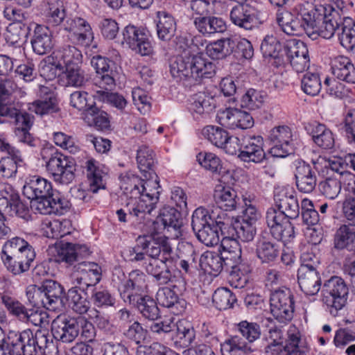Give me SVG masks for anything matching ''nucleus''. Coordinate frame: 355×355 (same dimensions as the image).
Returning <instances> with one entry per match:
<instances>
[{
  "label": "nucleus",
  "instance_id": "obj_22",
  "mask_svg": "<svg viewBox=\"0 0 355 355\" xmlns=\"http://www.w3.org/2000/svg\"><path fill=\"white\" fill-rule=\"evenodd\" d=\"M218 122L230 129H248L254 125L252 116L247 112L237 108L220 110L217 113Z\"/></svg>",
  "mask_w": 355,
  "mask_h": 355
},
{
  "label": "nucleus",
  "instance_id": "obj_15",
  "mask_svg": "<svg viewBox=\"0 0 355 355\" xmlns=\"http://www.w3.org/2000/svg\"><path fill=\"white\" fill-rule=\"evenodd\" d=\"M73 281L85 292L94 287L102 278V268L95 262L81 261L74 265Z\"/></svg>",
  "mask_w": 355,
  "mask_h": 355
},
{
  "label": "nucleus",
  "instance_id": "obj_16",
  "mask_svg": "<svg viewBox=\"0 0 355 355\" xmlns=\"http://www.w3.org/2000/svg\"><path fill=\"white\" fill-rule=\"evenodd\" d=\"M53 338L63 343H71L78 337V316L60 315L51 322Z\"/></svg>",
  "mask_w": 355,
  "mask_h": 355
},
{
  "label": "nucleus",
  "instance_id": "obj_10",
  "mask_svg": "<svg viewBox=\"0 0 355 355\" xmlns=\"http://www.w3.org/2000/svg\"><path fill=\"white\" fill-rule=\"evenodd\" d=\"M266 223L272 236L277 241L287 243L294 239L295 230L291 220L278 209L271 207L268 209Z\"/></svg>",
  "mask_w": 355,
  "mask_h": 355
},
{
  "label": "nucleus",
  "instance_id": "obj_54",
  "mask_svg": "<svg viewBox=\"0 0 355 355\" xmlns=\"http://www.w3.org/2000/svg\"><path fill=\"white\" fill-rule=\"evenodd\" d=\"M175 327H176V331L175 335L172 336L175 347L178 349H185L190 347L196 339V331L193 327L190 325L184 326L182 324L177 326L175 324Z\"/></svg>",
  "mask_w": 355,
  "mask_h": 355
},
{
  "label": "nucleus",
  "instance_id": "obj_55",
  "mask_svg": "<svg viewBox=\"0 0 355 355\" xmlns=\"http://www.w3.org/2000/svg\"><path fill=\"white\" fill-rule=\"evenodd\" d=\"M61 80L65 86L81 87L86 79L84 71L81 69L80 64H75L65 67V71L62 73Z\"/></svg>",
  "mask_w": 355,
  "mask_h": 355
},
{
  "label": "nucleus",
  "instance_id": "obj_17",
  "mask_svg": "<svg viewBox=\"0 0 355 355\" xmlns=\"http://www.w3.org/2000/svg\"><path fill=\"white\" fill-rule=\"evenodd\" d=\"M268 139L273 144L270 150L272 156L285 157L293 153V134L289 127H275L270 131Z\"/></svg>",
  "mask_w": 355,
  "mask_h": 355
},
{
  "label": "nucleus",
  "instance_id": "obj_37",
  "mask_svg": "<svg viewBox=\"0 0 355 355\" xmlns=\"http://www.w3.org/2000/svg\"><path fill=\"white\" fill-rule=\"evenodd\" d=\"M33 50L38 55L49 53L54 46L51 31L47 26L37 24L31 38Z\"/></svg>",
  "mask_w": 355,
  "mask_h": 355
},
{
  "label": "nucleus",
  "instance_id": "obj_11",
  "mask_svg": "<svg viewBox=\"0 0 355 355\" xmlns=\"http://www.w3.org/2000/svg\"><path fill=\"white\" fill-rule=\"evenodd\" d=\"M48 172L53 176L55 182L68 184L74 178L75 164L73 159L55 152L51 155L46 162Z\"/></svg>",
  "mask_w": 355,
  "mask_h": 355
},
{
  "label": "nucleus",
  "instance_id": "obj_23",
  "mask_svg": "<svg viewBox=\"0 0 355 355\" xmlns=\"http://www.w3.org/2000/svg\"><path fill=\"white\" fill-rule=\"evenodd\" d=\"M146 275L139 270H133L128 274V279L124 281L119 288L120 296L124 302H130L142 294L147 288Z\"/></svg>",
  "mask_w": 355,
  "mask_h": 355
},
{
  "label": "nucleus",
  "instance_id": "obj_52",
  "mask_svg": "<svg viewBox=\"0 0 355 355\" xmlns=\"http://www.w3.org/2000/svg\"><path fill=\"white\" fill-rule=\"evenodd\" d=\"M200 266L205 272L217 276L223 270L225 262L220 254L207 251L200 257Z\"/></svg>",
  "mask_w": 355,
  "mask_h": 355
},
{
  "label": "nucleus",
  "instance_id": "obj_8",
  "mask_svg": "<svg viewBox=\"0 0 355 355\" xmlns=\"http://www.w3.org/2000/svg\"><path fill=\"white\" fill-rule=\"evenodd\" d=\"M293 295L286 287H281L270 293V312L279 322L286 323L292 320L294 313Z\"/></svg>",
  "mask_w": 355,
  "mask_h": 355
},
{
  "label": "nucleus",
  "instance_id": "obj_4",
  "mask_svg": "<svg viewBox=\"0 0 355 355\" xmlns=\"http://www.w3.org/2000/svg\"><path fill=\"white\" fill-rule=\"evenodd\" d=\"M35 257L33 245L19 236L6 241L2 247L1 259L8 270L15 275L27 272Z\"/></svg>",
  "mask_w": 355,
  "mask_h": 355
},
{
  "label": "nucleus",
  "instance_id": "obj_33",
  "mask_svg": "<svg viewBox=\"0 0 355 355\" xmlns=\"http://www.w3.org/2000/svg\"><path fill=\"white\" fill-rule=\"evenodd\" d=\"M159 216L164 229L171 232L172 239H177L182 236L183 218L180 211L165 206L160 210Z\"/></svg>",
  "mask_w": 355,
  "mask_h": 355
},
{
  "label": "nucleus",
  "instance_id": "obj_46",
  "mask_svg": "<svg viewBox=\"0 0 355 355\" xmlns=\"http://www.w3.org/2000/svg\"><path fill=\"white\" fill-rule=\"evenodd\" d=\"M193 24L197 30L203 35L223 33L226 30L224 20L214 16H199L194 19Z\"/></svg>",
  "mask_w": 355,
  "mask_h": 355
},
{
  "label": "nucleus",
  "instance_id": "obj_31",
  "mask_svg": "<svg viewBox=\"0 0 355 355\" xmlns=\"http://www.w3.org/2000/svg\"><path fill=\"white\" fill-rule=\"evenodd\" d=\"M40 98L28 105V110L39 116L51 114L59 110L57 98L53 92L46 87H41Z\"/></svg>",
  "mask_w": 355,
  "mask_h": 355
},
{
  "label": "nucleus",
  "instance_id": "obj_62",
  "mask_svg": "<svg viewBox=\"0 0 355 355\" xmlns=\"http://www.w3.org/2000/svg\"><path fill=\"white\" fill-rule=\"evenodd\" d=\"M137 162L143 175L149 174L150 171H155V154L148 147L141 146L137 150Z\"/></svg>",
  "mask_w": 355,
  "mask_h": 355
},
{
  "label": "nucleus",
  "instance_id": "obj_63",
  "mask_svg": "<svg viewBox=\"0 0 355 355\" xmlns=\"http://www.w3.org/2000/svg\"><path fill=\"white\" fill-rule=\"evenodd\" d=\"M202 134L208 141L218 148H223L229 139V134L225 130L215 125L205 127Z\"/></svg>",
  "mask_w": 355,
  "mask_h": 355
},
{
  "label": "nucleus",
  "instance_id": "obj_27",
  "mask_svg": "<svg viewBox=\"0 0 355 355\" xmlns=\"http://www.w3.org/2000/svg\"><path fill=\"white\" fill-rule=\"evenodd\" d=\"M261 51L264 58H268L269 62L276 67L286 63V44H282L275 37L267 35L263 40Z\"/></svg>",
  "mask_w": 355,
  "mask_h": 355
},
{
  "label": "nucleus",
  "instance_id": "obj_29",
  "mask_svg": "<svg viewBox=\"0 0 355 355\" xmlns=\"http://www.w3.org/2000/svg\"><path fill=\"white\" fill-rule=\"evenodd\" d=\"M263 146V140L261 136L244 137L242 139L241 151L238 156L243 162L259 163L266 157Z\"/></svg>",
  "mask_w": 355,
  "mask_h": 355
},
{
  "label": "nucleus",
  "instance_id": "obj_35",
  "mask_svg": "<svg viewBox=\"0 0 355 355\" xmlns=\"http://www.w3.org/2000/svg\"><path fill=\"white\" fill-rule=\"evenodd\" d=\"M295 178L297 189L304 193L312 192L317 184V177L311 166L303 161L296 164Z\"/></svg>",
  "mask_w": 355,
  "mask_h": 355
},
{
  "label": "nucleus",
  "instance_id": "obj_1",
  "mask_svg": "<svg viewBox=\"0 0 355 355\" xmlns=\"http://www.w3.org/2000/svg\"><path fill=\"white\" fill-rule=\"evenodd\" d=\"M17 89V84L9 76L0 78V116L8 117L16 125L15 134L18 141L31 146H35L34 139L29 133L33 123V116L22 112L11 105L6 100Z\"/></svg>",
  "mask_w": 355,
  "mask_h": 355
},
{
  "label": "nucleus",
  "instance_id": "obj_48",
  "mask_svg": "<svg viewBox=\"0 0 355 355\" xmlns=\"http://www.w3.org/2000/svg\"><path fill=\"white\" fill-rule=\"evenodd\" d=\"M341 24V18L338 13L333 10L329 15H324L321 22L318 25L314 31L315 39L318 36H321L325 39L331 38L338 31V28Z\"/></svg>",
  "mask_w": 355,
  "mask_h": 355
},
{
  "label": "nucleus",
  "instance_id": "obj_12",
  "mask_svg": "<svg viewBox=\"0 0 355 355\" xmlns=\"http://www.w3.org/2000/svg\"><path fill=\"white\" fill-rule=\"evenodd\" d=\"M35 338V334L29 329L21 332L10 331L6 336L0 329V355H22L23 349Z\"/></svg>",
  "mask_w": 355,
  "mask_h": 355
},
{
  "label": "nucleus",
  "instance_id": "obj_58",
  "mask_svg": "<svg viewBox=\"0 0 355 355\" xmlns=\"http://www.w3.org/2000/svg\"><path fill=\"white\" fill-rule=\"evenodd\" d=\"M342 182L347 183L342 178L334 173L333 176L327 178L319 184L321 193L329 199L336 198L341 191Z\"/></svg>",
  "mask_w": 355,
  "mask_h": 355
},
{
  "label": "nucleus",
  "instance_id": "obj_40",
  "mask_svg": "<svg viewBox=\"0 0 355 355\" xmlns=\"http://www.w3.org/2000/svg\"><path fill=\"white\" fill-rule=\"evenodd\" d=\"M331 71L335 78L349 83H355V67L349 58L338 55L331 61Z\"/></svg>",
  "mask_w": 355,
  "mask_h": 355
},
{
  "label": "nucleus",
  "instance_id": "obj_38",
  "mask_svg": "<svg viewBox=\"0 0 355 355\" xmlns=\"http://www.w3.org/2000/svg\"><path fill=\"white\" fill-rule=\"evenodd\" d=\"M84 167L87 172L89 191L94 193L100 189H104L103 177L107 173V168L93 158L87 159Z\"/></svg>",
  "mask_w": 355,
  "mask_h": 355
},
{
  "label": "nucleus",
  "instance_id": "obj_44",
  "mask_svg": "<svg viewBox=\"0 0 355 355\" xmlns=\"http://www.w3.org/2000/svg\"><path fill=\"white\" fill-rule=\"evenodd\" d=\"M310 135L315 144L324 149H331L335 139L331 130L325 125L314 122L309 125Z\"/></svg>",
  "mask_w": 355,
  "mask_h": 355
},
{
  "label": "nucleus",
  "instance_id": "obj_14",
  "mask_svg": "<svg viewBox=\"0 0 355 355\" xmlns=\"http://www.w3.org/2000/svg\"><path fill=\"white\" fill-rule=\"evenodd\" d=\"M91 64L96 72L94 85L101 89L112 90L117 74L115 63L107 58L95 55L91 60Z\"/></svg>",
  "mask_w": 355,
  "mask_h": 355
},
{
  "label": "nucleus",
  "instance_id": "obj_6",
  "mask_svg": "<svg viewBox=\"0 0 355 355\" xmlns=\"http://www.w3.org/2000/svg\"><path fill=\"white\" fill-rule=\"evenodd\" d=\"M129 304L136 307L139 313L146 320L152 321L148 326L151 333L162 336L171 333L175 328L173 319L162 318L157 300L147 295L132 298Z\"/></svg>",
  "mask_w": 355,
  "mask_h": 355
},
{
  "label": "nucleus",
  "instance_id": "obj_21",
  "mask_svg": "<svg viewBox=\"0 0 355 355\" xmlns=\"http://www.w3.org/2000/svg\"><path fill=\"white\" fill-rule=\"evenodd\" d=\"M63 29L71 33V40L76 44L88 46L94 40L90 24L82 17H67L63 22Z\"/></svg>",
  "mask_w": 355,
  "mask_h": 355
},
{
  "label": "nucleus",
  "instance_id": "obj_30",
  "mask_svg": "<svg viewBox=\"0 0 355 355\" xmlns=\"http://www.w3.org/2000/svg\"><path fill=\"white\" fill-rule=\"evenodd\" d=\"M89 254V249L86 245L66 243L56 248L53 260L57 263H64L67 266H71L75 261H78L80 258L86 257Z\"/></svg>",
  "mask_w": 355,
  "mask_h": 355
},
{
  "label": "nucleus",
  "instance_id": "obj_26",
  "mask_svg": "<svg viewBox=\"0 0 355 355\" xmlns=\"http://www.w3.org/2000/svg\"><path fill=\"white\" fill-rule=\"evenodd\" d=\"M274 200L277 208L290 220L298 218L300 206L293 191L281 189L275 193Z\"/></svg>",
  "mask_w": 355,
  "mask_h": 355
},
{
  "label": "nucleus",
  "instance_id": "obj_3",
  "mask_svg": "<svg viewBox=\"0 0 355 355\" xmlns=\"http://www.w3.org/2000/svg\"><path fill=\"white\" fill-rule=\"evenodd\" d=\"M173 77L189 85L200 83L203 78H211L216 72L215 64L201 55H184L176 57L170 64Z\"/></svg>",
  "mask_w": 355,
  "mask_h": 355
},
{
  "label": "nucleus",
  "instance_id": "obj_61",
  "mask_svg": "<svg viewBox=\"0 0 355 355\" xmlns=\"http://www.w3.org/2000/svg\"><path fill=\"white\" fill-rule=\"evenodd\" d=\"M28 30L26 23H11L7 27L6 39L12 45L20 44L26 40Z\"/></svg>",
  "mask_w": 355,
  "mask_h": 355
},
{
  "label": "nucleus",
  "instance_id": "obj_41",
  "mask_svg": "<svg viewBox=\"0 0 355 355\" xmlns=\"http://www.w3.org/2000/svg\"><path fill=\"white\" fill-rule=\"evenodd\" d=\"M156 300L160 306L171 309L175 314L182 312L186 306V302L180 299L174 289L166 286L158 289Z\"/></svg>",
  "mask_w": 355,
  "mask_h": 355
},
{
  "label": "nucleus",
  "instance_id": "obj_13",
  "mask_svg": "<svg viewBox=\"0 0 355 355\" xmlns=\"http://www.w3.org/2000/svg\"><path fill=\"white\" fill-rule=\"evenodd\" d=\"M137 248L145 251L148 259H158L161 256V258H164L165 261H173V249L166 236L139 237Z\"/></svg>",
  "mask_w": 355,
  "mask_h": 355
},
{
  "label": "nucleus",
  "instance_id": "obj_20",
  "mask_svg": "<svg viewBox=\"0 0 355 355\" xmlns=\"http://www.w3.org/2000/svg\"><path fill=\"white\" fill-rule=\"evenodd\" d=\"M122 44L125 43L136 53L149 55L153 49L146 33L141 29L128 25L122 31Z\"/></svg>",
  "mask_w": 355,
  "mask_h": 355
},
{
  "label": "nucleus",
  "instance_id": "obj_34",
  "mask_svg": "<svg viewBox=\"0 0 355 355\" xmlns=\"http://www.w3.org/2000/svg\"><path fill=\"white\" fill-rule=\"evenodd\" d=\"M172 261H165L164 258L148 259L143 263L142 266L146 272L152 276L158 284H166L172 277L171 271L168 266V263Z\"/></svg>",
  "mask_w": 355,
  "mask_h": 355
},
{
  "label": "nucleus",
  "instance_id": "obj_36",
  "mask_svg": "<svg viewBox=\"0 0 355 355\" xmlns=\"http://www.w3.org/2000/svg\"><path fill=\"white\" fill-rule=\"evenodd\" d=\"M23 193L28 199L49 196L55 193L51 183L40 176L28 178L23 187Z\"/></svg>",
  "mask_w": 355,
  "mask_h": 355
},
{
  "label": "nucleus",
  "instance_id": "obj_39",
  "mask_svg": "<svg viewBox=\"0 0 355 355\" xmlns=\"http://www.w3.org/2000/svg\"><path fill=\"white\" fill-rule=\"evenodd\" d=\"M324 168L336 173L346 182L350 176H354L349 171V168L355 171V154H347L343 157H334L324 160Z\"/></svg>",
  "mask_w": 355,
  "mask_h": 355
},
{
  "label": "nucleus",
  "instance_id": "obj_51",
  "mask_svg": "<svg viewBox=\"0 0 355 355\" xmlns=\"http://www.w3.org/2000/svg\"><path fill=\"white\" fill-rule=\"evenodd\" d=\"M78 285L69 288L67 293V301L69 308L79 316L87 313L90 309V302L82 295Z\"/></svg>",
  "mask_w": 355,
  "mask_h": 355
},
{
  "label": "nucleus",
  "instance_id": "obj_47",
  "mask_svg": "<svg viewBox=\"0 0 355 355\" xmlns=\"http://www.w3.org/2000/svg\"><path fill=\"white\" fill-rule=\"evenodd\" d=\"M220 255L225 262V266L239 263L241 259V249L235 238L227 235L220 241Z\"/></svg>",
  "mask_w": 355,
  "mask_h": 355
},
{
  "label": "nucleus",
  "instance_id": "obj_49",
  "mask_svg": "<svg viewBox=\"0 0 355 355\" xmlns=\"http://www.w3.org/2000/svg\"><path fill=\"white\" fill-rule=\"evenodd\" d=\"M277 22L282 31L288 35H301L304 31L300 20L288 11H279L277 13Z\"/></svg>",
  "mask_w": 355,
  "mask_h": 355
},
{
  "label": "nucleus",
  "instance_id": "obj_56",
  "mask_svg": "<svg viewBox=\"0 0 355 355\" xmlns=\"http://www.w3.org/2000/svg\"><path fill=\"white\" fill-rule=\"evenodd\" d=\"M8 155L9 156L3 157L0 160V173L6 178L15 176L18 167L21 166L23 163L19 150Z\"/></svg>",
  "mask_w": 355,
  "mask_h": 355
},
{
  "label": "nucleus",
  "instance_id": "obj_53",
  "mask_svg": "<svg viewBox=\"0 0 355 355\" xmlns=\"http://www.w3.org/2000/svg\"><path fill=\"white\" fill-rule=\"evenodd\" d=\"M236 46V42L227 37L209 44L206 46L207 55L212 59H222L230 55Z\"/></svg>",
  "mask_w": 355,
  "mask_h": 355
},
{
  "label": "nucleus",
  "instance_id": "obj_9",
  "mask_svg": "<svg viewBox=\"0 0 355 355\" xmlns=\"http://www.w3.org/2000/svg\"><path fill=\"white\" fill-rule=\"evenodd\" d=\"M232 22L245 30H252L263 23L265 19L254 3L243 1L234 6L230 12Z\"/></svg>",
  "mask_w": 355,
  "mask_h": 355
},
{
  "label": "nucleus",
  "instance_id": "obj_43",
  "mask_svg": "<svg viewBox=\"0 0 355 355\" xmlns=\"http://www.w3.org/2000/svg\"><path fill=\"white\" fill-rule=\"evenodd\" d=\"M256 254L263 263L275 262L279 255V245L263 236H261L256 243Z\"/></svg>",
  "mask_w": 355,
  "mask_h": 355
},
{
  "label": "nucleus",
  "instance_id": "obj_64",
  "mask_svg": "<svg viewBox=\"0 0 355 355\" xmlns=\"http://www.w3.org/2000/svg\"><path fill=\"white\" fill-rule=\"evenodd\" d=\"M355 239V225H343L336 231L335 235V248L343 249L352 243Z\"/></svg>",
  "mask_w": 355,
  "mask_h": 355
},
{
  "label": "nucleus",
  "instance_id": "obj_59",
  "mask_svg": "<svg viewBox=\"0 0 355 355\" xmlns=\"http://www.w3.org/2000/svg\"><path fill=\"white\" fill-rule=\"evenodd\" d=\"M46 10L49 23L53 26L60 25L63 28V22L67 18L62 2L60 0H49Z\"/></svg>",
  "mask_w": 355,
  "mask_h": 355
},
{
  "label": "nucleus",
  "instance_id": "obj_5",
  "mask_svg": "<svg viewBox=\"0 0 355 355\" xmlns=\"http://www.w3.org/2000/svg\"><path fill=\"white\" fill-rule=\"evenodd\" d=\"M121 188L124 193L130 198V202L126 203V208L130 216L139 217L141 214L155 215V211L159 202L157 196H150L148 194H142L138 187L141 182L138 176L133 174L125 175L121 177Z\"/></svg>",
  "mask_w": 355,
  "mask_h": 355
},
{
  "label": "nucleus",
  "instance_id": "obj_60",
  "mask_svg": "<svg viewBox=\"0 0 355 355\" xmlns=\"http://www.w3.org/2000/svg\"><path fill=\"white\" fill-rule=\"evenodd\" d=\"M248 342L239 335L231 336L221 343V352L223 355L236 354L239 352H248L250 350Z\"/></svg>",
  "mask_w": 355,
  "mask_h": 355
},
{
  "label": "nucleus",
  "instance_id": "obj_32",
  "mask_svg": "<svg viewBox=\"0 0 355 355\" xmlns=\"http://www.w3.org/2000/svg\"><path fill=\"white\" fill-rule=\"evenodd\" d=\"M324 15V8L322 6L316 8L312 4L307 3L306 7L301 9L300 13L301 24L304 28V32L311 39L315 40L314 31L322 20Z\"/></svg>",
  "mask_w": 355,
  "mask_h": 355
},
{
  "label": "nucleus",
  "instance_id": "obj_45",
  "mask_svg": "<svg viewBox=\"0 0 355 355\" xmlns=\"http://www.w3.org/2000/svg\"><path fill=\"white\" fill-rule=\"evenodd\" d=\"M216 105V99L211 94L200 92L192 96L190 109L193 113L202 116L211 112Z\"/></svg>",
  "mask_w": 355,
  "mask_h": 355
},
{
  "label": "nucleus",
  "instance_id": "obj_25",
  "mask_svg": "<svg viewBox=\"0 0 355 355\" xmlns=\"http://www.w3.org/2000/svg\"><path fill=\"white\" fill-rule=\"evenodd\" d=\"M40 289L42 291V305L50 311H56L62 306V296L64 293L62 286L55 280L46 279L42 282Z\"/></svg>",
  "mask_w": 355,
  "mask_h": 355
},
{
  "label": "nucleus",
  "instance_id": "obj_50",
  "mask_svg": "<svg viewBox=\"0 0 355 355\" xmlns=\"http://www.w3.org/2000/svg\"><path fill=\"white\" fill-rule=\"evenodd\" d=\"M157 33L162 41L171 40L176 31V23L173 17L166 11L157 12Z\"/></svg>",
  "mask_w": 355,
  "mask_h": 355
},
{
  "label": "nucleus",
  "instance_id": "obj_42",
  "mask_svg": "<svg viewBox=\"0 0 355 355\" xmlns=\"http://www.w3.org/2000/svg\"><path fill=\"white\" fill-rule=\"evenodd\" d=\"M227 233L232 238L248 243L252 241L257 233L256 225L247 223L236 218L234 221L230 219L229 225L226 229Z\"/></svg>",
  "mask_w": 355,
  "mask_h": 355
},
{
  "label": "nucleus",
  "instance_id": "obj_28",
  "mask_svg": "<svg viewBox=\"0 0 355 355\" xmlns=\"http://www.w3.org/2000/svg\"><path fill=\"white\" fill-rule=\"evenodd\" d=\"M214 199L218 209L220 211H232L241 205V200L237 195V192L230 187L218 184L216 187L214 193Z\"/></svg>",
  "mask_w": 355,
  "mask_h": 355
},
{
  "label": "nucleus",
  "instance_id": "obj_19",
  "mask_svg": "<svg viewBox=\"0 0 355 355\" xmlns=\"http://www.w3.org/2000/svg\"><path fill=\"white\" fill-rule=\"evenodd\" d=\"M31 207L41 214L63 215L70 208L69 200L60 196V193H53L46 197L31 199Z\"/></svg>",
  "mask_w": 355,
  "mask_h": 355
},
{
  "label": "nucleus",
  "instance_id": "obj_24",
  "mask_svg": "<svg viewBox=\"0 0 355 355\" xmlns=\"http://www.w3.org/2000/svg\"><path fill=\"white\" fill-rule=\"evenodd\" d=\"M297 282L306 295L318 294L321 287V278L316 267L311 263H302L297 270Z\"/></svg>",
  "mask_w": 355,
  "mask_h": 355
},
{
  "label": "nucleus",
  "instance_id": "obj_7",
  "mask_svg": "<svg viewBox=\"0 0 355 355\" xmlns=\"http://www.w3.org/2000/svg\"><path fill=\"white\" fill-rule=\"evenodd\" d=\"M349 289L340 277L333 276L324 281L321 290L322 301L330 314L336 316L347 304Z\"/></svg>",
  "mask_w": 355,
  "mask_h": 355
},
{
  "label": "nucleus",
  "instance_id": "obj_2",
  "mask_svg": "<svg viewBox=\"0 0 355 355\" xmlns=\"http://www.w3.org/2000/svg\"><path fill=\"white\" fill-rule=\"evenodd\" d=\"M218 209L212 210L211 213L203 207L197 208L193 213L191 226L197 239L208 247H212L219 243V230L225 234L229 225L230 217L227 214Z\"/></svg>",
  "mask_w": 355,
  "mask_h": 355
},
{
  "label": "nucleus",
  "instance_id": "obj_57",
  "mask_svg": "<svg viewBox=\"0 0 355 355\" xmlns=\"http://www.w3.org/2000/svg\"><path fill=\"white\" fill-rule=\"evenodd\" d=\"M85 120L90 126H94L98 130H104L110 127L107 114L95 105L88 107Z\"/></svg>",
  "mask_w": 355,
  "mask_h": 355
},
{
  "label": "nucleus",
  "instance_id": "obj_18",
  "mask_svg": "<svg viewBox=\"0 0 355 355\" xmlns=\"http://www.w3.org/2000/svg\"><path fill=\"white\" fill-rule=\"evenodd\" d=\"M286 62H289L297 73L304 72L310 65L308 48L301 40L293 39L286 43Z\"/></svg>",
  "mask_w": 355,
  "mask_h": 355
}]
</instances>
